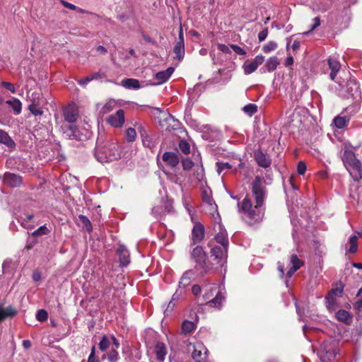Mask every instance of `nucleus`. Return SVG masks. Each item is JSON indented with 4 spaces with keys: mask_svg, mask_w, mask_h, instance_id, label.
<instances>
[{
    "mask_svg": "<svg viewBox=\"0 0 362 362\" xmlns=\"http://www.w3.org/2000/svg\"><path fill=\"white\" fill-rule=\"evenodd\" d=\"M257 68L258 67L252 62L247 64H245L243 65L244 72L247 75L253 73L257 70Z\"/></svg>",
    "mask_w": 362,
    "mask_h": 362,
    "instance_id": "obj_49",
    "label": "nucleus"
},
{
    "mask_svg": "<svg viewBox=\"0 0 362 362\" xmlns=\"http://www.w3.org/2000/svg\"><path fill=\"white\" fill-rule=\"evenodd\" d=\"M250 189L251 194H247L238 207L245 223L255 226L259 225L264 218L268 191L264 179L259 175L252 180Z\"/></svg>",
    "mask_w": 362,
    "mask_h": 362,
    "instance_id": "obj_1",
    "label": "nucleus"
},
{
    "mask_svg": "<svg viewBox=\"0 0 362 362\" xmlns=\"http://www.w3.org/2000/svg\"><path fill=\"white\" fill-rule=\"evenodd\" d=\"M51 232V229L48 228L46 225H43L31 233L33 238L40 237L47 235Z\"/></svg>",
    "mask_w": 362,
    "mask_h": 362,
    "instance_id": "obj_40",
    "label": "nucleus"
},
{
    "mask_svg": "<svg viewBox=\"0 0 362 362\" xmlns=\"http://www.w3.org/2000/svg\"><path fill=\"white\" fill-rule=\"evenodd\" d=\"M178 146L180 150L184 154L187 155L190 153V146L189 144L186 140H180Z\"/></svg>",
    "mask_w": 362,
    "mask_h": 362,
    "instance_id": "obj_45",
    "label": "nucleus"
},
{
    "mask_svg": "<svg viewBox=\"0 0 362 362\" xmlns=\"http://www.w3.org/2000/svg\"><path fill=\"white\" fill-rule=\"evenodd\" d=\"M216 241L219 243L221 247H228V240L227 232L226 230L221 229L215 236Z\"/></svg>",
    "mask_w": 362,
    "mask_h": 362,
    "instance_id": "obj_28",
    "label": "nucleus"
},
{
    "mask_svg": "<svg viewBox=\"0 0 362 362\" xmlns=\"http://www.w3.org/2000/svg\"><path fill=\"white\" fill-rule=\"evenodd\" d=\"M223 298L222 296L221 293L220 291H218L217 293V294L216 295L215 298H213L212 300H210L209 301H208L207 303L211 307H214V308H219L221 306Z\"/></svg>",
    "mask_w": 362,
    "mask_h": 362,
    "instance_id": "obj_39",
    "label": "nucleus"
},
{
    "mask_svg": "<svg viewBox=\"0 0 362 362\" xmlns=\"http://www.w3.org/2000/svg\"><path fill=\"white\" fill-rule=\"evenodd\" d=\"M230 46L232 48V49L237 54H239V55H245L246 54V52L243 48L239 47L238 45H230Z\"/></svg>",
    "mask_w": 362,
    "mask_h": 362,
    "instance_id": "obj_55",
    "label": "nucleus"
},
{
    "mask_svg": "<svg viewBox=\"0 0 362 362\" xmlns=\"http://www.w3.org/2000/svg\"><path fill=\"white\" fill-rule=\"evenodd\" d=\"M99 349L102 351H105L110 346V341L107 336L103 335L99 342Z\"/></svg>",
    "mask_w": 362,
    "mask_h": 362,
    "instance_id": "obj_43",
    "label": "nucleus"
},
{
    "mask_svg": "<svg viewBox=\"0 0 362 362\" xmlns=\"http://www.w3.org/2000/svg\"><path fill=\"white\" fill-rule=\"evenodd\" d=\"M202 289L199 285H194L192 288V292L194 296H198L201 293Z\"/></svg>",
    "mask_w": 362,
    "mask_h": 362,
    "instance_id": "obj_62",
    "label": "nucleus"
},
{
    "mask_svg": "<svg viewBox=\"0 0 362 362\" xmlns=\"http://www.w3.org/2000/svg\"><path fill=\"white\" fill-rule=\"evenodd\" d=\"M217 173L221 174L224 170L230 169L231 165L228 163L217 162Z\"/></svg>",
    "mask_w": 362,
    "mask_h": 362,
    "instance_id": "obj_51",
    "label": "nucleus"
},
{
    "mask_svg": "<svg viewBox=\"0 0 362 362\" xmlns=\"http://www.w3.org/2000/svg\"><path fill=\"white\" fill-rule=\"evenodd\" d=\"M117 254L121 267H126L130 263V254L124 245H121L118 247Z\"/></svg>",
    "mask_w": 362,
    "mask_h": 362,
    "instance_id": "obj_15",
    "label": "nucleus"
},
{
    "mask_svg": "<svg viewBox=\"0 0 362 362\" xmlns=\"http://www.w3.org/2000/svg\"><path fill=\"white\" fill-rule=\"evenodd\" d=\"M344 288V284L341 281L335 283L332 289L329 291V294L334 297H341Z\"/></svg>",
    "mask_w": 362,
    "mask_h": 362,
    "instance_id": "obj_29",
    "label": "nucleus"
},
{
    "mask_svg": "<svg viewBox=\"0 0 362 362\" xmlns=\"http://www.w3.org/2000/svg\"><path fill=\"white\" fill-rule=\"evenodd\" d=\"M196 329V325L189 320H184L181 325L182 333L184 334H188L193 332Z\"/></svg>",
    "mask_w": 362,
    "mask_h": 362,
    "instance_id": "obj_33",
    "label": "nucleus"
},
{
    "mask_svg": "<svg viewBox=\"0 0 362 362\" xmlns=\"http://www.w3.org/2000/svg\"><path fill=\"white\" fill-rule=\"evenodd\" d=\"M337 319L346 325H349L352 320V315L345 310H339L335 315Z\"/></svg>",
    "mask_w": 362,
    "mask_h": 362,
    "instance_id": "obj_27",
    "label": "nucleus"
},
{
    "mask_svg": "<svg viewBox=\"0 0 362 362\" xmlns=\"http://www.w3.org/2000/svg\"><path fill=\"white\" fill-rule=\"evenodd\" d=\"M17 314L16 310L11 305L6 308H2L0 305V322L6 320L7 317H12Z\"/></svg>",
    "mask_w": 362,
    "mask_h": 362,
    "instance_id": "obj_23",
    "label": "nucleus"
},
{
    "mask_svg": "<svg viewBox=\"0 0 362 362\" xmlns=\"http://www.w3.org/2000/svg\"><path fill=\"white\" fill-rule=\"evenodd\" d=\"M0 143L4 144L9 149L13 150L16 147V143L9 134L3 129H0Z\"/></svg>",
    "mask_w": 362,
    "mask_h": 362,
    "instance_id": "obj_22",
    "label": "nucleus"
},
{
    "mask_svg": "<svg viewBox=\"0 0 362 362\" xmlns=\"http://www.w3.org/2000/svg\"><path fill=\"white\" fill-rule=\"evenodd\" d=\"M173 52L175 54V59H177L179 62H181L183 59L185 57V42L182 27L180 28L178 40H177L173 48Z\"/></svg>",
    "mask_w": 362,
    "mask_h": 362,
    "instance_id": "obj_11",
    "label": "nucleus"
},
{
    "mask_svg": "<svg viewBox=\"0 0 362 362\" xmlns=\"http://www.w3.org/2000/svg\"><path fill=\"white\" fill-rule=\"evenodd\" d=\"M280 64V61L277 57L273 56L269 57L266 63L265 66L269 72L274 71L276 69L278 65Z\"/></svg>",
    "mask_w": 362,
    "mask_h": 362,
    "instance_id": "obj_32",
    "label": "nucleus"
},
{
    "mask_svg": "<svg viewBox=\"0 0 362 362\" xmlns=\"http://www.w3.org/2000/svg\"><path fill=\"white\" fill-rule=\"evenodd\" d=\"M63 115L64 117V119L69 123L75 122L78 117L77 110L71 105H69L63 109Z\"/></svg>",
    "mask_w": 362,
    "mask_h": 362,
    "instance_id": "obj_17",
    "label": "nucleus"
},
{
    "mask_svg": "<svg viewBox=\"0 0 362 362\" xmlns=\"http://www.w3.org/2000/svg\"><path fill=\"white\" fill-rule=\"evenodd\" d=\"M202 199H203V202L207 203L209 205H212L213 203L214 202L212 197L208 196L206 194H205V195L203 196Z\"/></svg>",
    "mask_w": 362,
    "mask_h": 362,
    "instance_id": "obj_64",
    "label": "nucleus"
},
{
    "mask_svg": "<svg viewBox=\"0 0 362 362\" xmlns=\"http://www.w3.org/2000/svg\"><path fill=\"white\" fill-rule=\"evenodd\" d=\"M290 262L291 264V267L288 270L286 273V276L288 278H291L293 274L298 270L304 264L303 261L300 259L297 255L293 254L290 257Z\"/></svg>",
    "mask_w": 362,
    "mask_h": 362,
    "instance_id": "obj_18",
    "label": "nucleus"
},
{
    "mask_svg": "<svg viewBox=\"0 0 362 362\" xmlns=\"http://www.w3.org/2000/svg\"><path fill=\"white\" fill-rule=\"evenodd\" d=\"M349 243L350 244L349 252L351 254L356 253L358 250V237L355 235H351L349 238Z\"/></svg>",
    "mask_w": 362,
    "mask_h": 362,
    "instance_id": "obj_41",
    "label": "nucleus"
},
{
    "mask_svg": "<svg viewBox=\"0 0 362 362\" xmlns=\"http://www.w3.org/2000/svg\"><path fill=\"white\" fill-rule=\"evenodd\" d=\"M228 247L214 246L211 249L210 256L212 258L211 264L215 267V272L218 268L225 266L228 258Z\"/></svg>",
    "mask_w": 362,
    "mask_h": 362,
    "instance_id": "obj_6",
    "label": "nucleus"
},
{
    "mask_svg": "<svg viewBox=\"0 0 362 362\" xmlns=\"http://www.w3.org/2000/svg\"><path fill=\"white\" fill-rule=\"evenodd\" d=\"M243 110L249 116H252L257 112V106L255 104L250 103L244 106Z\"/></svg>",
    "mask_w": 362,
    "mask_h": 362,
    "instance_id": "obj_44",
    "label": "nucleus"
},
{
    "mask_svg": "<svg viewBox=\"0 0 362 362\" xmlns=\"http://www.w3.org/2000/svg\"><path fill=\"white\" fill-rule=\"evenodd\" d=\"M78 221L82 224L83 229L86 230L88 233L92 232V230H93L92 224L87 216H86L85 215L81 214L78 216Z\"/></svg>",
    "mask_w": 362,
    "mask_h": 362,
    "instance_id": "obj_36",
    "label": "nucleus"
},
{
    "mask_svg": "<svg viewBox=\"0 0 362 362\" xmlns=\"http://www.w3.org/2000/svg\"><path fill=\"white\" fill-rule=\"evenodd\" d=\"M136 138V132L135 129L129 127L126 130V139L128 142H133Z\"/></svg>",
    "mask_w": 362,
    "mask_h": 362,
    "instance_id": "obj_46",
    "label": "nucleus"
},
{
    "mask_svg": "<svg viewBox=\"0 0 362 362\" xmlns=\"http://www.w3.org/2000/svg\"><path fill=\"white\" fill-rule=\"evenodd\" d=\"M351 119V117L348 115H338L335 117L333 119V124L338 129H342L344 127L347 126L349 121Z\"/></svg>",
    "mask_w": 362,
    "mask_h": 362,
    "instance_id": "obj_25",
    "label": "nucleus"
},
{
    "mask_svg": "<svg viewBox=\"0 0 362 362\" xmlns=\"http://www.w3.org/2000/svg\"><path fill=\"white\" fill-rule=\"evenodd\" d=\"M204 226L201 223L197 222L192 231V240L193 243L196 244L197 243L201 242L204 239Z\"/></svg>",
    "mask_w": 362,
    "mask_h": 362,
    "instance_id": "obj_16",
    "label": "nucleus"
},
{
    "mask_svg": "<svg viewBox=\"0 0 362 362\" xmlns=\"http://www.w3.org/2000/svg\"><path fill=\"white\" fill-rule=\"evenodd\" d=\"M217 47H218V49L219 51L222 52L223 53H226V54L230 53V50L229 47L224 44H218Z\"/></svg>",
    "mask_w": 362,
    "mask_h": 362,
    "instance_id": "obj_60",
    "label": "nucleus"
},
{
    "mask_svg": "<svg viewBox=\"0 0 362 362\" xmlns=\"http://www.w3.org/2000/svg\"><path fill=\"white\" fill-rule=\"evenodd\" d=\"M122 85L126 88L138 89L140 88L139 80L134 78H125L122 81Z\"/></svg>",
    "mask_w": 362,
    "mask_h": 362,
    "instance_id": "obj_34",
    "label": "nucleus"
},
{
    "mask_svg": "<svg viewBox=\"0 0 362 362\" xmlns=\"http://www.w3.org/2000/svg\"><path fill=\"white\" fill-rule=\"evenodd\" d=\"M3 182L11 187H19L23 182V178L20 175L6 172L3 175Z\"/></svg>",
    "mask_w": 362,
    "mask_h": 362,
    "instance_id": "obj_14",
    "label": "nucleus"
},
{
    "mask_svg": "<svg viewBox=\"0 0 362 362\" xmlns=\"http://www.w3.org/2000/svg\"><path fill=\"white\" fill-rule=\"evenodd\" d=\"M346 93L348 98H351L355 103H357L361 100V91L360 88L355 81H349L346 85ZM351 109H356V112L358 109V104H355L353 106H349L346 108L345 111H350Z\"/></svg>",
    "mask_w": 362,
    "mask_h": 362,
    "instance_id": "obj_8",
    "label": "nucleus"
},
{
    "mask_svg": "<svg viewBox=\"0 0 362 362\" xmlns=\"http://www.w3.org/2000/svg\"><path fill=\"white\" fill-rule=\"evenodd\" d=\"M254 159L257 165L262 168H267L272 164V159L267 153H264L260 148L254 151Z\"/></svg>",
    "mask_w": 362,
    "mask_h": 362,
    "instance_id": "obj_13",
    "label": "nucleus"
},
{
    "mask_svg": "<svg viewBox=\"0 0 362 362\" xmlns=\"http://www.w3.org/2000/svg\"><path fill=\"white\" fill-rule=\"evenodd\" d=\"M277 43L274 41H269L262 47V51L264 53H269L277 48Z\"/></svg>",
    "mask_w": 362,
    "mask_h": 362,
    "instance_id": "obj_47",
    "label": "nucleus"
},
{
    "mask_svg": "<svg viewBox=\"0 0 362 362\" xmlns=\"http://www.w3.org/2000/svg\"><path fill=\"white\" fill-rule=\"evenodd\" d=\"M6 103L13 109L15 115H18L21 114L22 111V103L19 99L13 98L11 100H6Z\"/></svg>",
    "mask_w": 362,
    "mask_h": 362,
    "instance_id": "obj_31",
    "label": "nucleus"
},
{
    "mask_svg": "<svg viewBox=\"0 0 362 362\" xmlns=\"http://www.w3.org/2000/svg\"><path fill=\"white\" fill-rule=\"evenodd\" d=\"M63 134L69 139L84 141L89 138L90 132L86 129H79L76 125L63 124L61 126Z\"/></svg>",
    "mask_w": 362,
    "mask_h": 362,
    "instance_id": "obj_5",
    "label": "nucleus"
},
{
    "mask_svg": "<svg viewBox=\"0 0 362 362\" xmlns=\"http://www.w3.org/2000/svg\"><path fill=\"white\" fill-rule=\"evenodd\" d=\"M194 276V272L192 269H189L186 271L182 276L180 282L179 286L185 288L189 285L191 282V279Z\"/></svg>",
    "mask_w": 362,
    "mask_h": 362,
    "instance_id": "obj_30",
    "label": "nucleus"
},
{
    "mask_svg": "<svg viewBox=\"0 0 362 362\" xmlns=\"http://www.w3.org/2000/svg\"><path fill=\"white\" fill-rule=\"evenodd\" d=\"M165 122L166 123L165 129L168 131L179 129L181 126V123L171 115H169L165 118Z\"/></svg>",
    "mask_w": 362,
    "mask_h": 362,
    "instance_id": "obj_24",
    "label": "nucleus"
},
{
    "mask_svg": "<svg viewBox=\"0 0 362 362\" xmlns=\"http://www.w3.org/2000/svg\"><path fill=\"white\" fill-rule=\"evenodd\" d=\"M30 102L28 106H40L42 102L41 93L37 91L33 92L30 98Z\"/></svg>",
    "mask_w": 362,
    "mask_h": 362,
    "instance_id": "obj_37",
    "label": "nucleus"
},
{
    "mask_svg": "<svg viewBox=\"0 0 362 362\" xmlns=\"http://www.w3.org/2000/svg\"><path fill=\"white\" fill-rule=\"evenodd\" d=\"M96 160L101 163H110L122 157V148L113 139L103 140L98 138L95 150Z\"/></svg>",
    "mask_w": 362,
    "mask_h": 362,
    "instance_id": "obj_2",
    "label": "nucleus"
},
{
    "mask_svg": "<svg viewBox=\"0 0 362 362\" xmlns=\"http://www.w3.org/2000/svg\"><path fill=\"white\" fill-rule=\"evenodd\" d=\"M48 314L45 310L40 309L37 310L36 314V318L40 322H45L47 320Z\"/></svg>",
    "mask_w": 362,
    "mask_h": 362,
    "instance_id": "obj_50",
    "label": "nucleus"
},
{
    "mask_svg": "<svg viewBox=\"0 0 362 362\" xmlns=\"http://www.w3.org/2000/svg\"><path fill=\"white\" fill-rule=\"evenodd\" d=\"M90 81L93 80H98L102 79L104 77V74L101 73L100 71L93 74L92 75H90Z\"/></svg>",
    "mask_w": 362,
    "mask_h": 362,
    "instance_id": "obj_61",
    "label": "nucleus"
},
{
    "mask_svg": "<svg viewBox=\"0 0 362 362\" xmlns=\"http://www.w3.org/2000/svg\"><path fill=\"white\" fill-rule=\"evenodd\" d=\"M95 347L93 346L91 349L90 354L89 355L88 362H100V361L96 358L95 356Z\"/></svg>",
    "mask_w": 362,
    "mask_h": 362,
    "instance_id": "obj_58",
    "label": "nucleus"
},
{
    "mask_svg": "<svg viewBox=\"0 0 362 362\" xmlns=\"http://www.w3.org/2000/svg\"><path fill=\"white\" fill-rule=\"evenodd\" d=\"M192 357L195 362H207V349L202 343H197L192 346Z\"/></svg>",
    "mask_w": 362,
    "mask_h": 362,
    "instance_id": "obj_10",
    "label": "nucleus"
},
{
    "mask_svg": "<svg viewBox=\"0 0 362 362\" xmlns=\"http://www.w3.org/2000/svg\"><path fill=\"white\" fill-rule=\"evenodd\" d=\"M269 33V30L267 28H264L262 31H260L258 34V40L259 42L264 41Z\"/></svg>",
    "mask_w": 362,
    "mask_h": 362,
    "instance_id": "obj_57",
    "label": "nucleus"
},
{
    "mask_svg": "<svg viewBox=\"0 0 362 362\" xmlns=\"http://www.w3.org/2000/svg\"><path fill=\"white\" fill-rule=\"evenodd\" d=\"M264 61V57L262 54L257 55L253 59L252 62L258 67L261 65Z\"/></svg>",
    "mask_w": 362,
    "mask_h": 362,
    "instance_id": "obj_59",
    "label": "nucleus"
},
{
    "mask_svg": "<svg viewBox=\"0 0 362 362\" xmlns=\"http://www.w3.org/2000/svg\"><path fill=\"white\" fill-rule=\"evenodd\" d=\"M343 162L353 179L359 181L362 179V165L351 150H346L343 154Z\"/></svg>",
    "mask_w": 362,
    "mask_h": 362,
    "instance_id": "obj_4",
    "label": "nucleus"
},
{
    "mask_svg": "<svg viewBox=\"0 0 362 362\" xmlns=\"http://www.w3.org/2000/svg\"><path fill=\"white\" fill-rule=\"evenodd\" d=\"M314 24L311 26L310 29L308 31V32H305V34H308L310 33H311L312 31H313L315 29H316L318 26L320 25V23H321V21H320V17H315L314 19Z\"/></svg>",
    "mask_w": 362,
    "mask_h": 362,
    "instance_id": "obj_56",
    "label": "nucleus"
},
{
    "mask_svg": "<svg viewBox=\"0 0 362 362\" xmlns=\"http://www.w3.org/2000/svg\"><path fill=\"white\" fill-rule=\"evenodd\" d=\"M106 358H107L109 362H117L119 358L117 349L111 348L108 353L101 356L102 360H105Z\"/></svg>",
    "mask_w": 362,
    "mask_h": 362,
    "instance_id": "obj_35",
    "label": "nucleus"
},
{
    "mask_svg": "<svg viewBox=\"0 0 362 362\" xmlns=\"http://www.w3.org/2000/svg\"><path fill=\"white\" fill-rule=\"evenodd\" d=\"M182 163L183 169L185 170L191 169L194 165V163L192 162V160L188 158L182 160Z\"/></svg>",
    "mask_w": 362,
    "mask_h": 362,
    "instance_id": "obj_54",
    "label": "nucleus"
},
{
    "mask_svg": "<svg viewBox=\"0 0 362 362\" xmlns=\"http://www.w3.org/2000/svg\"><path fill=\"white\" fill-rule=\"evenodd\" d=\"M307 169L305 162L299 161L297 165V172L299 175H304Z\"/></svg>",
    "mask_w": 362,
    "mask_h": 362,
    "instance_id": "obj_52",
    "label": "nucleus"
},
{
    "mask_svg": "<svg viewBox=\"0 0 362 362\" xmlns=\"http://www.w3.org/2000/svg\"><path fill=\"white\" fill-rule=\"evenodd\" d=\"M107 122L115 128L122 127L125 122L124 110L119 109L115 114L110 115L107 117Z\"/></svg>",
    "mask_w": 362,
    "mask_h": 362,
    "instance_id": "obj_12",
    "label": "nucleus"
},
{
    "mask_svg": "<svg viewBox=\"0 0 362 362\" xmlns=\"http://www.w3.org/2000/svg\"><path fill=\"white\" fill-rule=\"evenodd\" d=\"M156 362H163L167 355V348L164 343L157 342L154 347Z\"/></svg>",
    "mask_w": 362,
    "mask_h": 362,
    "instance_id": "obj_19",
    "label": "nucleus"
},
{
    "mask_svg": "<svg viewBox=\"0 0 362 362\" xmlns=\"http://www.w3.org/2000/svg\"><path fill=\"white\" fill-rule=\"evenodd\" d=\"M28 109L29 110L30 112L35 117L41 116L44 114V111L40 106H28Z\"/></svg>",
    "mask_w": 362,
    "mask_h": 362,
    "instance_id": "obj_48",
    "label": "nucleus"
},
{
    "mask_svg": "<svg viewBox=\"0 0 362 362\" xmlns=\"http://www.w3.org/2000/svg\"><path fill=\"white\" fill-rule=\"evenodd\" d=\"M137 129L141 138L143 145L146 148L153 149L158 144V134L141 124L138 126Z\"/></svg>",
    "mask_w": 362,
    "mask_h": 362,
    "instance_id": "obj_7",
    "label": "nucleus"
},
{
    "mask_svg": "<svg viewBox=\"0 0 362 362\" xmlns=\"http://www.w3.org/2000/svg\"><path fill=\"white\" fill-rule=\"evenodd\" d=\"M162 159L172 168L176 167L180 162L178 156L173 152H165L163 154Z\"/></svg>",
    "mask_w": 362,
    "mask_h": 362,
    "instance_id": "obj_21",
    "label": "nucleus"
},
{
    "mask_svg": "<svg viewBox=\"0 0 362 362\" xmlns=\"http://www.w3.org/2000/svg\"><path fill=\"white\" fill-rule=\"evenodd\" d=\"M328 65L329 69H331L329 78H331V80L334 81L336 78L337 74L338 73L341 68V64L338 61L329 59H328Z\"/></svg>",
    "mask_w": 362,
    "mask_h": 362,
    "instance_id": "obj_26",
    "label": "nucleus"
},
{
    "mask_svg": "<svg viewBox=\"0 0 362 362\" xmlns=\"http://www.w3.org/2000/svg\"><path fill=\"white\" fill-rule=\"evenodd\" d=\"M337 349L335 344H323L320 353V357L322 362H331L335 358L337 354Z\"/></svg>",
    "mask_w": 362,
    "mask_h": 362,
    "instance_id": "obj_9",
    "label": "nucleus"
},
{
    "mask_svg": "<svg viewBox=\"0 0 362 362\" xmlns=\"http://www.w3.org/2000/svg\"><path fill=\"white\" fill-rule=\"evenodd\" d=\"M1 86L5 88L6 89L10 90L12 93H16V88L14 87V85L10 82L7 81H2L1 83Z\"/></svg>",
    "mask_w": 362,
    "mask_h": 362,
    "instance_id": "obj_53",
    "label": "nucleus"
},
{
    "mask_svg": "<svg viewBox=\"0 0 362 362\" xmlns=\"http://www.w3.org/2000/svg\"><path fill=\"white\" fill-rule=\"evenodd\" d=\"M60 3L66 8H69V9H71V10H74V11H77L78 13H89L88 11L81 8H79V7H77L75 5L65 1V0H61L60 1Z\"/></svg>",
    "mask_w": 362,
    "mask_h": 362,
    "instance_id": "obj_42",
    "label": "nucleus"
},
{
    "mask_svg": "<svg viewBox=\"0 0 362 362\" xmlns=\"http://www.w3.org/2000/svg\"><path fill=\"white\" fill-rule=\"evenodd\" d=\"M327 308L328 310L332 311L334 310L337 308V298L334 297L329 293L325 297Z\"/></svg>",
    "mask_w": 362,
    "mask_h": 362,
    "instance_id": "obj_38",
    "label": "nucleus"
},
{
    "mask_svg": "<svg viewBox=\"0 0 362 362\" xmlns=\"http://www.w3.org/2000/svg\"><path fill=\"white\" fill-rule=\"evenodd\" d=\"M174 71L175 69L173 67H169L165 71L156 73L155 75V79H156L158 82L154 83V85H160L166 82L173 74Z\"/></svg>",
    "mask_w": 362,
    "mask_h": 362,
    "instance_id": "obj_20",
    "label": "nucleus"
},
{
    "mask_svg": "<svg viewBox=\"0 0 362 362\" xmlns=\"http://www.w3.org/2000/svg\"><path fill=\"white\" fill-rule=\"evenodd\" d=\"M190 259L194 263V269L199 272L202 276L215 272V267L208 259L206 253L202 247L196 246L190 252Z\"/></svg>",
    "mask_w": 362,
    "mask_h": 362,
    "instance_id": "obj_3",
    "label": "nucleus"
},
{
    "mask_svg": "<svg viewBox=\"0 0 362 362\" xmlns=\"http://www.w3.org/2000/svg\"><path fill=\"white\" fill-rule=\"evenodd\" d=\"M197 179L202 180L204 177V168L202 165L197 170Z\"/></svg>",
    "mask_w": 362,
    "mask_h": 362,
    "instance_id": "obj_63",
    "label": "nucleus"
}]
</instances>
